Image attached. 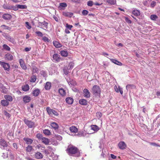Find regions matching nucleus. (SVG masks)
Segmentation results:
<instances>
[{"label": "nucleus", "mask_w": 160, "mask_h": 160, "mask_svg": "<svg viewBox=\"0 0 160 160\" xmlns=\"http://www.w3.org/2000/svg\"><path fill=\"white\" fill-rule=\"evenodd\" d=\"M40 92V90L39 89H37L34 90L32 92V94L34 96H38Z\"/></svg>", "instance_id": "nucleus-27"}, {"label": "nucleus", "mask_w": 160, "mask_h": 160, "mask_svg": "<svg viewBox=\"0 0 160 160\" xmlns=\"http://www.w3.org/2000/svg\"><path fill=\"white\" fill-rule=\"evenodd\" d=\"M127 90H129L130 89H133L136 88V86L133 84H128L126 87Z\"/></svg>", "instance_id": "nucleus-35"}, {"label": "nucleus", "mask_w": 160, "mask_h": 160, "mask_svg": "<svg viewBox=\"0 0 160 160\" xmlns=\"http://www.w3.org/2000/svg\"><path fill=\"white\" fill-rule=\"evenodd\" d=\"M151 19L153 21H155L158 18V17L155 14L151 15L150 16Z\"/></svg>", "instance_id": "nucleus-40"}, {"label": "nucleus", "mask_w": 160, "mask_h": 160, "mask_svg": "<svg viewBox=\"0 0 160 160\" xmlns=\"http://www.w3.org/2000/svg\"><path fill=\"white\" fill-rule=\"evenodd\" d=\"M41 75H42L44 77H46L47 76V74L46 71L44 70H42L40 72Z\"/></svg>", "instance_id": "nucleus-42"}, {"label": "nucleus", "mask_w": 160, "mask_h": 160, "mask_svg": "<svg viewBox=\"0 0 160 160\" xmlns=\"http://www.w3.org/2000/svg\"><path fill=\"white\" fill-rule=\"evenodd\" d=\"M149 144L152 145L154 147H160V146L158 144H157L155 142H149Z\"/></svg>", "instance_id": "nucleus-48"}, {"label": "nucleus", "mask_w": 160, "mask_h": 160, "mask_svg": "<svg viewBox=\"0 0 160 160\" xmlns=\"http://www.w3.org/2000/svg\"><path fill=\"white\" fill-rule=\"evenodd\" d=\"M23 140L28 144H31L33 142V140L32 139L28 138H24Z\"/></svg>", "instance_id": "nucleus-23"}, {"label": "nucleus", "mask_w": 160, "mask_h": 160, "mask_svg": "<svg viewBox=\"0 0 160 160\" xmlns=\"http://www.w3.org/2000/svg\"><path fill=\"white\" fill-rule=\"evenodd\" d=\"M25 123L29 128H34L35 127V123L31 120H29L25 118L23 120Z\"/></svg>", "instance_id": "nucleus-2"}, {"label": "nucleus", "mask_w": 160, "mask_h": 160, "mask_svg": "<svg viewBox=\"0 0 160 160\" xmlns=\"http://www.w3.org/2000/svg\"><path fill=\"white\" fill-rule=\"evenodd\" d=\"M19 63L20 66L23 69L25 70L27 69V67L25 65L23 60L22 59H20Z\"/></svg>", "instance_id": "nucleus-18"}, {"label": "nucleus", "mask_w": 160, "mask_h": 160, "mask_svg": "<svg viewBox=\"0 0 160 160\" xmlns=\"http://www.w3.org/2000/svg\"><path fill=\"white\" fill-rule=\"evenodd\" d=\"M92 93L95 96L99 95L101 92L100 87L98 85L94 86L92 88Z\"/></svg>", "instance_id": "nucleus-3"}, {"label": "nucleus", "mask_w": 160, "mask_h": 160, "mask_svg": "<svg viewBox=\"0 0 160 160\" xmlns=\"http://www.w3.org/2000/svg\"><path fill=\"white\" fill-rule=\"evenodd\" d=\"M118 146L120 149L123 150L126 147V145L124 142L121 141L118 143Z\"/></svg>", "instance_id": "nucleus-10"}, {"label": "nucleus", "mask_w": 160, "mask_h": 160, "mask_svg": "<svg viewBox=\"0 0 160 160\" xmlns=\"http://www.w3.org/2000/svg\"><path fill=\"white\" fill-rule=\"evenodd\" d=\"M119 91L120 92V93L122 95L123 93V91L122 88H120V87H118Z\"/></svg>", "instance_id": "nucleus-64"}, {"label": "nucleus", "mask_w": 160, "mask_h": 160, "mask_svg": "<svg viewBox=\"0 0 160 160\" xmlns=\"http://www.w3.org/2000/svg\"><path fill=\"white\" fill-rule=\"evenodd\" d=\"M66 27L68 29L71 30V28L72 27V25H69L68 24H66Z\"/></svg>", "instance_id": "nucleus-61"}, {"label": "nucleus", "mask_w": 160, "mask_h": 160, "mask_svg": "<svg viewBox=\"0 0 160 160\" xmlns=\"http://www.w3.org/2000/svg\"><path fill=\"white\" fill-rule=\"evenodd\" d=\"M156 5V2L155 1H152L151 3L150 6L152 8H153Z\"/></svg>", "instance_id": "nucleus-52"}, {"label": "nucleus", "mask_w": 160, "mask_h": 160, "mask_svg": "<svg viewBox=\"0 0 160 160\" xmlns=\"http://www.w3.org/2000/svg\"><path fill=\"white\" fill-rule=\"evenodd\" d=\"M42 142L45 145H48L49 144L50 142L48 138L43 137L42 139Z\"/></svg>", "instance_id": "nucleus-25"}, {"label": "nucleus", "mask_w": 160, "mask_h": 160, "mask_svg": "<svg viewBox=\"0 0 160 160\" xmlns=\"http://www.w3.org/2000/svg\"><path fill=\"white\" fill-rule=\"evenodd\" d=\"M111 61L113 63L118 65L120 66H121L122 65V63L121 62L117 61L116 59H111Z\"/></svg>", "instance_id": "nucleus-34"}, {"label": "nucleus", "mask_w": 160, "mask_h": 160, "mask_svg": "<svg viewBox=\"0 0 160 160\" xmlns=\"http://www.w3.org/2000/svg\"><path fill=\"white\" fill-rule=\"evenodd\" d=\"M0 64L3 68L5 70L9 71L10 70V65L9 63L0 61Z\"/></svg>", "instance_id": "nucleus-6"}, {"label": "nucleus", "mask_w": 160, "mask_h": 160, "mask_svg": "<svg viewBox=\"0 0 160 160\" xmlns=\"http://www.w3.org/2000/svg\"><path fill=\"white\" fill-rule=\"evenodd\" d=\"M125 20L128 23L131 24L132 23L131 20L127 17H125Z\"/></svg>", "instance_id": "nucleus-57"}, {"label": "nucleus", "mask_w": 160, "mask_h": 160, "mask_svg": "<svg viewBox=\"0 0 160 160\" xmlns=\"http://www.w3.org/2000/svg\"><path fill=\"white\" fill-rule=\"evenodd\" d=\"M3 8L6 10H13L14 11L18 10V9L16 7L13 5H11L8 3H6L2 5Z\"/></svg>", "instance_id": "nucleus-4"}, {"label": "nucleus", "mask_w": 160, "mask_h": 160, "mask_svg": "<svg viewBox=\"0 0 160 160\" xmlns=\"http://www.w3.org/2000/svg\"><path fill=\"white\" fill-rule=\"evenodd\" d=\"M66 151L69 156H72V155L78 153L79 152L78 148L72 145L68 146Z\"/></svg>", "instance_id": "nucleus-1"}, {"label": "nucleus", "mask_w": 160, "mask_h": 160, "mask_svg": "<svg viewBox=\"0 0 160 160\" xmlns=\"http://www.w3.org/2000/svg\"><path fill=\"white\" fill-rule=\"evenodd\" d=\"M25 23L26 25V27L28 29H30L31 28V26L30 25L29 23L28 22H26Z\"/></svg>", "instance_id": "nucleus-58"}, {"label": "nucleus", "mask_w": 160, "mask_h": 160, "mask_svg": "<svg viewBox=\"0 0 160 160\" xmlns=\"http://www.w3.org/2000/svg\"><path fill=\"white\" fill-rule=\"evenodd\" d=\"M36 137L38 139H41L42 140L43 137L42 135L40 133H38L36 136Z\"/></svg>", "instance_id": "nucleus-47"}, {"label": "nucleus", "mask_w": 160, "mask_h": 160, "mask_svg": "<svg viewBox=\"0 0 160 160\" xmlns=\"http://www.w3.org/2000/svg\"><path fill=\"white\" fill-rule=\"evenodd\" d=\"M96 114L98 118H100L102 116V113L100 112H97Z\"/></svg>", "instance_id": "nucleus-60"}, {"label": "nucleus", "mask_w": 160, "mask_h": 160, "mask_svg": "<svg viewBox=\"0 0 160 160\" xmlns=\"http://www.w3.org/2000/svg\"><path fill=\"white\" fill-rule=\"evenodd\" d=\"M5 98L8 101L11 102L12 101V97L9 95H6L4 96Z\"/></svg>", "instance_id": "nucleus-36"}, {"label": "nucleus", "mask_w": 160, "mask_h": 160, "mask_svg": "<svg viewBox=\"0 0 160 160\" xmlns=\"http://www.w3.org/2000/svg\"><path fill=\"white\" fill-rule=\"evenodd\" d=\"M53 44L56 48H59L62 47V45L61 43L57 41H53Z\"/></svg>", "instance_id": "nucleus-21"}, {"label": "nucleus", "mask_w": 160, "mask_h": 160, "mask_svg": "<svg viewBox=\"0 0 160 160\" xmlns=\"http://www.w3.org/2000/svg\"><path fill=\"white\" fill-rule=\"evenodd\" d=\"M67 5L66 3L65 2H62L60 3V6L58 8L60 9H62V8H65L67 6Z\"/></svg>", "instance_id": "nucleus-39"}, {"label": "nucleus", "mask_w": 160, "mask_h": 160, "mask_svg": "<svg viewBox=\"0 0 160 160\" xmlns=\"http://www.w3.org/2000/svg\"><path fill=\"white\" fill-rule=\"evenodd\" d=\"M29 88L28 85L27 84L22 87V90L24 91H27L29 89Z\"/></svg>", "instance_id": "nucleus-44"}, {"label": "nucleus", "mask_w": 160, "mask_h": 160, "mask_svg": "<svg viewBox=\"0 0 160 160\" xmlns=\"http://www.w3.org/2000/svg\"><path fill=\"white\" fill-rule=\"evenodd\" d=\"M51 126L55 130L57 129L58 128V125L55 122L52 123L51 124Z\"/></svg>", "instance_id": "nucleus-32"}, {"label": "nucleus", "mask_w": 160, "mask_h": 160, "mask_svg": "<svg viewBox=\"0 0 160 160\" xmlns=\"http://www.w3.org/2000/svg\"><path fill=\"white\" fill-rule=\"evenodd\" d=\"M88 12L86 10H83L82 11V14L83 15L85 16L88 14Z\"/></svg>", "instance_id": "nucleus-56"}, {"label": "nucleus", "mask_w": 160, "mask_h": 160, "mask_svg": "<svg viewBox=\"0 0 160 160\" xmlns=\"http://www.w3.org/2000/svg\"><path fill=\"white\" fill-rule=\"evenodd\" d=\"M35 33L38 36L42 37L43 36V34L42 32L40 31H37L35 32Z\"/></svg>", "instance_id": "nucleus-54"}, {"label": "nucleus", "mask_w": 160, "mask_h": 160, "mask_svg": "<svg viewBox=\"0 0 160 160\" xmlns=\"http://www.w3.org/2000/svg\"><path fill=\"white\" fill-rule=\"evenodd\" d=\"M2 47L3 49L6 51H10V48L6 44L3 45Z\"/></svg>", "instance_id": "nucleus-41"}, {"label": "nucleus", "mask_w": 160, "mask_h": 160, "mask_svg": "<svg viewBox=\"0 0 160 160\" xmlns=\"http://www.w3.org/2000/svg\"><path fill=\"white\" fill-rule=\"evenodd\" d=\"M76 135L79 137H81L84 136V133L82 132H79Z\"/></svg>", "instance_id": "nucleus-53"}, {"label": "nucleus", "mask_w": 160, "mask_h": 160, "mask_svg": "<svg viewBox=\"0 0 160 160\" xmlns=\"http://www.w3.org/2000/svg\"><path fill=\"white\" fill-rule=\"evenodd\" d=\"M70 131L73 132H76L78 131L77 128L74 126H72L70 127Z\"/></svg>", "instance_id": "nucleus-30"}, {"label": "nucleus", "mask_w": 160, "mask_h": 160, "mask_svg": "<svg viewBox=\"0 0 160 160\" xmlns=\"http://www.w3.org/2000/svg\"><path fill=\"white\" fill-rule=\"evenodd\" d=\"M36 80V77L35 75H33L31 77V82H35Z\"/></svg>", "instance_id": "nucleus-49"}, {"label": "nucleus", "mask_w": 160, "mask_h": 160, "mask_svg": "<svg viewBox=\"0 0 160 160\" xmlns=\"http://www.w3.org/2000/svg\"><path fill=\"white\" fill-rule=\"evenodd\" d=\"M66 101L68 104H72L73 103V100L71 97H68L66 98Z\"/></svg>", "instance_id": "nucleus-20"}, {"label": "nucleus", "mask_w": 160, "mask_h": 160, "mask_svg": "<svg viewBox=\"0 0 160 160\" xmlns=\"http://www.w3.org/2000/svg\"><path fill=\"white\" fill-rule=\"evenodd\" d=\"M79 102L82 105L86 106L88 104V102L85 99H81L79 100Z\"/></svg>", "instance_id": "nucleus-15"}, {"label": "nucleus", "mask_w": 160, "mask_h": 160, "mask_svg": "<svg viewBox=\"0 0 160 160\" xmlns=\"http://www.w3.org/2000/svg\"><path fill=\"white\" fill-rule=\"evenodd\" d=\"M107 2L111 5H114L116 3V0H107Z\"/></svg>", "instance_id": "nucleus-38"}, {"label": "nucleus", "mask_w": 160, "mask_h": 160, "mask_svg": "<svg viewBox=\"0 0 160 160\" xmlns=\"http://www.w3.org/2000/svg\"><path fill=\"white\" fill-rule=\"evenodd\" d=\"M4 37H5L6 39H7L10 42L12 43H14V42L15 41L14 38L11 37L9 35L5 34V35L4 36Z\"/></svg>", "instance_id": "nucleus-12"}, {"label": "nucleus", "mask_w": 160, "mask_h": 160, "mask_svg": "<svg viewBox=\"0 0 160 160\" xmlns=\"http://www.w3.org/2000/svg\"><path fill=\"white\" fill-rule=\"evenodd\" d=\"M35 157L38 159H40L42 158L43 155L40 152H37L35 154Z\"/></svg>", "instance_id": "nucleus-22"}, {"label": "nucleus", "mask_w": 160, "mask_h": 160, "mask_svg": "<svg viewBox=\"0 0 160 160\" xmlns=\"http://www.w3.org/2000/svg\"><path fill=\"white\" fill-rule=\"evenodd\" d=\"M63 72L64 74L67 75L70 72V69L68 68L67 66H65L63 69Z\"/></svg>", "instance_id": "nucleus-24"}, {"label": "nucleus", "mask_w": 160, "mask_h": 160, "mask_svg": "<svg viewBox=\"0 0 160 160\" xmlns=\"http://www.w3.org/2000/svg\"><path fill=\"white\" fill-rule=\"evenodd\" d=\"M132 13L133 14L136 16H139L140 14V11L136 9L132 10Z\"/></svg>", "instance_id": "nucleus-29"}, {"label": "nucleus", "mask_w": 160, "mask_h": 160, "mask_svg": "<svg viewBox=\"0 0 160 160\" xmlns=\"http://www.w3.org/2000/svg\"><path fill=\"white\" fill-rule=\"evenodd\" d=\"M39 23L41 24H39L40 26H42V27L43 26V27L44 28H46V29L48 28V22H46L45 21H44L42 22H39Z\"/></svg>", "instance_id": "nucleus-33"}, {"label": "nucleus", "mask_w": 160, "mask_h": 160, "mask_svg": "<svg viewBox=\"0 0 160 160\" xmlns=\"http://www.w3.org/2000/svg\"><path fill=\"white\" fill-rule=\"evenodd\" d=\"M43 133L47 135H49L51 134L50 131L48 129H45L43 130Z\"/></svg>", "instance_id": "nucleus-43"}, {"label": "nucleus", "mask_w": 160, "mask_h": 160, "mask_svg": "<svg viewBox=\"0 0 160 160\" xmlns=\"http://www.w3.org/2000/svg\"><path fill=\"white\" fill-rule=\"evenodd\" d=\"M8 146L6 141L3 138L0 139V147L2 149H4Z\"/></svg>", "instance_id": "nucleus-8"}, {"label": "nucleus", "mask_w": 160, "mask_h": 160, "mask_svg": "<svg viewBox=\"0 0 160 160\" xmlns=\"http://www.w3.org/2000/svg\"><path fill=\"white\" fill-rule=\"evenodd\" d=\"M60 53L62 56L64 57H67L68 54L67 51L65 50H61L60 52Z\"/></svg>", "instance_id": "nucleus-31"}, {"label": "nucleus", "mask_w": 160, "mask_h": 160, "mask_svg": "<svg viewBox=\"0 0 160 160\" xmlns=\"http://www.w3.org/2000/svg\"><path fill=\"white\" fill-rule=\"evenodd\" d=\"M42 40L45 42H49L50 41L48 38L46 36L43 37L42 38Z\"/></svg>", "instance_id": "nucleus-50"}, {"label": "nucleus", "mask_w": 160, "mask_h": 160, "mask_svg": "<svg viewBox=\"0 0 160 160\" xmlns=\"http://www.w3.org/2000/svg\"><path fill=\"white\" fill-rule=\"evenodd\" d=\"M38 68L35 66L32 67V72L33 73H37L38 72Z\"/></svg>", "instance_id": "nucleus-45"}, {"label": "nucleus", "mask_w": 160, "mask_h": 160, "mask_svg": "<svg viewBox=\"0 0 160 160\" xmlns=\"http://www.w3.org/2000/svg\"><path fill=\"white\" fill-rule=\"evenodd\" d=\"M46 110L48 114L51 116H52L53 115L55 116H57L59 115L57 111L50 108L49 107H47Z\"/></svg>", "instance_id": "nucleus-5"}, {"label": "nucleus", "mask_w": 160, "mask_h": 160, "mask_svg": "<svg viewBox=\"0 0 160 160\" xmlns=\"http://www.w3.org/2000/svg\"><path fill=\"white\" fill-rule=\"evenodd\" d=\"M91 129L96 132L99 130V128L98 126L96 125H92L91 126Z\"/></svg>", "instance_id": "nucleus-26"}, {"label": "nucleus", "mask_w": 160, "mask_h": 160, "mask_svg": "<svg viewBox=\"0 0 160 160\" xmlns=\"http://www.w3.org/2000/svg\"><path fill=\"white\" fill-rule=\"evenodd\" d=\"M58 92L60 95L62 97H64L66 95V91L63 88H59L58 90Z\"/></svg>", "instance_id": "nucleus-13"}, {"label": "nucleus", "mask_w": 160, "mask_h": 160, "mask_svg": "<svg viewBox=\"0 0 160 160\" xmlns=\"http://www.w3.org/2000/svg\"><path fill=\"white\" fill-rule=\"evenodd\" d=\"M4 29L8 30L9 29V27L8 26H6L5 25H2L1 26Z\"/></svg>", "instance_id": "nucleus-59"}, {"label": "nucleus", "mask_w": 160, "mask_h": 160, "mask_svg": "<svg viewBox=\"0 0 160 160\" xmlns=\"http://www.w3.org/2000/svg\"><path fill=\"white\" fill-rule=\"evenodd\" d=\"M4 58L6 60L11 61L13 59V56L11 54L8 53L5 55Z\"/></svg>", "instance_id": "nucleus-9"}, {"label": "nucleus", "mask_w": 160, "mask_h": 160, "mask_svg": "<svg viewBox=\"0 0 160 160\" xmlns=\"http://www.w3.org/2000/svg\"><path fill=\"white\" fill-rule=\"evenodd\" d=\"M16 8H17L18 10V8L20 9H26L27 6L25 5H17V7Z\"/></svg>", "instance_id": "nucleus-37"}, {"label": "nucleus", "mask_w": 160, "mask_h": 160, "mask_svg": "<svg viewBox=\"0 0 160 160\" xmlns=\"http://www.w3.org/2000/svg\"><path fill=\"white\" fill-rule=\"evenodd\" d=\"M32 149V147L30 145H28L26 148V151L27 152H30Z\"/></svg>", "instance_id": "nucleus-46"}, {"label": "nucleus", "mask_w": 160, "mask_h": 160, "mask_svg": "<svg viewBox=\"0 0 160 160\" xmlns=\"http://www.w3.org/2000/svg\"><path fill=\"white\" fill-rule=\"evenodd\" d=\"M55 138L59 140H61L62 139V137L60 135H55Z\"/></svg>", "instance_id": "nucleus-51"}, {"label": "nucleus", "mask_w": 160, "mask_h": 160, "mask_svg": "<svg viewBox=\"0 0 160 160\" xmlns=\"http://www.w3.org/2000/svg\"><path fill=\"white\" fill-rule=\"evenodd\" d=\"M2 105L3 107H7L9 103L8 101L6 100H2L1 101Z\"/></svg>", "instance_id": "nucleus-19"}, {"label": "nucleus", "mask_w": 160, "mask_h": 160, "mask_svg": "<svg viewBox=\"0 0 160 160\" xmlns=\"http://www.w3.org/2000/svg\"><path fill=\"white\" fill-rule=\"evenodd\" d=\"M4 114L6 116L8 117V118H10L11 116L10 114L7 111H5L4 112Z\"/></svg>", "instance_id": "nucleus-62"}, {"label": "nucleus", "mask_w": 160, "mask_h": 160, "mask_svg": "<svg viewBox=\"0 0 160 160\" xmlns=\"http://www.w3.org/2000/svg\"><path fill=\"white\" fill-rule=\"evenodd\" d=\"M22 100L24 103H27L29 102L31 100V98L30 97L26 95L23 98Z\"/></svg>", "instance_id": "nucleus-16"}, {"label": "nucleus", "mask_w": 160, "mask_h": 160, "mask_svg": "<svg viewBox=\"0 0 160 160\" xmlns=\"http://www.w3.org/2000/svg\"><path fill=\"white\" fill-rule=\"evenodd\" d=\"M13 146L14 147V148L15 149V150L17 149L18 148L17 146V145L16 143H14L13 144Z\"/></svg>", "instance_id": "nucleus-63"}, {"label": "nucleus", "mask_w": 160, "mask_h": 160, "mask_svg": "<svg viewBox=\"0 0 160 160\" xmlns=\"http://www.w3.org/2000/svg\"><path fill=\"white\" fill-rule=\"evenodd\" d=\"M83 93L84 94V96L85 97L89 98L90 97V93L87 89H84L83 90Z\"/></svg>", "instance_id": "nucleus-11"}, {"label": "nucleus", "mask_w": 160, "mask_h": 160, "mask_svg": "<svg viewBox=\"0 0 160 160\" xmlns=\"http://www.w3.org/2000/svg\"><path fill=\"white\" fill-rule=\"evenodd\" d=\"M52 58L54 60V62H59L60 60H62V58L60 57V56L57 53L54 54L52 56Z\"/></svg>", "instance_id": "nucleus-7"}, {"label": "nucleus", "mask_w": 160, "mask_h": 160, "mask_svg": "<svg viewBox=\"0 0 160 160\" xmlns=\"http://www.w3.org/2000/svg\"><path fill=\"white\" fill-rule=\"evenodd\" d=\"M62 14L65 17L69 18H71L73 15V13L71 12H63Z\"/></svg>", "instance_id": "nucleus-14"}, {"label": "nucleus", "mask_w": 160, "mask_h": 160, "mask_svg": "<svg viewBox=\"0 0 160 160\" xmlns=\"http://www.w3.org/2000/svg\"><path fill=\"white\" fill-rule=\"evenodd\" d=\"M93 4V2L92 1H89L87 2V5L90 7H92Z\"/></svg>", "instance_id": "nucleus-55"}, {"label": "nucleus", "mask_w": 160, "mask_h": 160, "mask_svg": "<svg viewBox=\"0 0 160 160\" xmlns=\"http://www.w3.org/2000/svg\"><path fill=\"white\" fill-rule=\"evenodd\" d=\"M51 87V83L50 82H47L45 84V88L46 90H49Z\"/></svg>", "instance_id": "nucleus-28"}, {"label": "nucleus", "mask_w": 160, "mask_h": 160, "mask_svg": "<svg viewBox=\"0 0 160 160\" xmlns=\"http://www.w3.org/2000/svg\"><path fill=\"white\" fill-rule=\"evenodd\" d=\"M2 18L6 20L10 19L12 18V16L9 14H4L2 15Z\"/></svg>", "instance_id": "nucleus-17"}]
</instances>
